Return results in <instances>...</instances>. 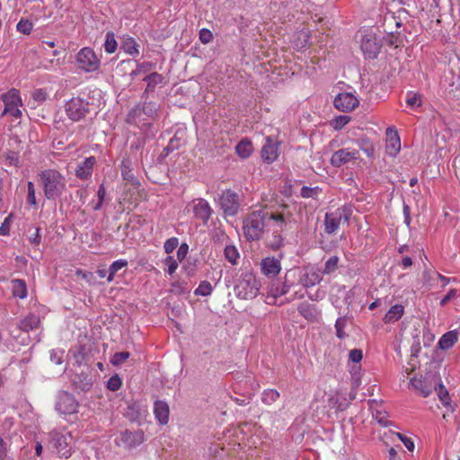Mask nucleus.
<instances>
[{
	"mask_svg": "<svg viewBox=\"0 0 460 460\" xmlns=\"http://www.w3.org/2000/svg\"><path fill=\"white\" fill-rule=\"evenodd\" d=\"M290 270L288 271L283 279H278L273 281L269 288V294L273 297L277 298L286 295L290 288L293 286V282L289 280Z\"/></svg>",
	"mask_w": 460,
	"mask_h": 460,
	"instance_id": "nucleus-17",
	"label": "nucleus"
},
{
	"mask_svg": "<svg viewBox=\"0 0 460 460\" xmlns=\"http://www.w3.org/2000/svg\"><path fill=\"white\" fill-rule=\"evenodd\" d=\"M279 398V393L275 389L265 390L262 394V402L266 404H271Z\"/></svg>",
	"mask_w": 460,
	"mask_h": 460,
	"instance_id": "nucleus-42",
	"label": "nucleus"
},
{
	"mask_svg": "<svg viewBox=\"0 0 460 460\" xmlns=\"http://www.w3.org/2000/svg\"><path fill=\"white\" fill-rule=\"evenodd\" d=\"M320 191L321 189L319 187L311 188L307 186H303L301 189L300 195L305 199L315 198Z\"/></svg>",
	"mask_w": 460,
	"mask_h": 460,
	"instance_id": "nucleus-49",
	"label": "nucleus"
},
{
	"mask_svg": "<svg viewBox=\"0 0 460 460\" xmlns=\"http://www.w3.org/2000/svg\"><path fill=\"white\" fill-rule=\"evenodd\" d=\"M437 378L433 375H426L420 377H412L410 385L423 397L429 396L436 388Z\"/></svg>",
	"mask_w": 460,
	"mask_h": 460,
	"instance_id": "nucleus-12",
	"label": "nucleus"
},
{
	"mask_svg": "<svg viewBox=\"0 0 460 460\" xmlns=\"http://www.w3.org/2000/svg\"><path fill=\"white\" fill-rule=\"evenodd\" d=\"M359 158V152L356 149L342 148L335 151L331 157V164L334 167H341L349 161Z\"/></svg>",
	"mask_w": 460,
	"mask_h": 460,
	"instance_id": "nucleus-15",
	"label": "nucleus"
},
{
	"mask_svg": "<svg viewBox=\"0 0 460 460\" xmlns=\"http://www.w3.org/2000/svg\"><path fill=\"white\" fill-rule=\"evenodd\" d=\"M253 151L252 142L245 138L242 139L235 146L236 154L243 159L248 158Z\"/></svg>",
	"mask_w": 460,
	"mask_h": 460,
	"instance_id": "nucleus-35",
	"label": "nucleus"
},
{
	"mask_svg": "<svg viewBox=\"0 0 460 460\" xmlns=\"http://www.w3.org/2000/svg\"><path fill=\"white\" fill-rule=\"evenodd\" d=\"M386 136L388 137L386 144V152L391 156H395L401 149V142L396 130L392 128L386 129Z\"/></svg>",
	"mask_w": 460,
	"mask_h": 460,
	"instance_id": "nucleus-24",
	"label": "nucleus"
},
{
	"mask_svg": "<svg viewBox=\"0 0 460 460\" xmlns=\"http://www.w3.org/2000/svg\"><path fill=\"white\" fill-rule=\"evenodd\" d=\"M260 283L252 272L242 273L234 286V293L241 299H252L256 297L260 290Z\"/></svg>",
	"mask_w": 460,
	"mask_h": 460,
	"instance_id": "nucleus-3",
	"label": "nucleus"
},
{
	"mask_svg": "<svg viewBox=\"0 0 460 460\" xmlns=\"http://www.w3.org/2000/svg\"><path fill=\"white\" fill-rule=\"evenodd\" d=\"M146 118L141 111V104H137L134 108H132L127 115L126 121L128 124L135 125L137 127L149 125V122H146Z\"/></svg>",
	"mask_w": 460,
	"mask_h": 460,
	"instance_id": "nucleus-25",
	"label": "nucleus"
},
{
	"mask_svg": "<svg viewBox=\"0 0 460 460\" xmlns=\"http://www.w3.org/2000/svg\"><path fill=\"white\" fill-rule=\"evenodd\" d=\"M63 350L52 349L50 351V360L56 365H60L63 362Z\"/></svg>",
	"mask_w": 460,
	"mask_h": 460,
	"instance_id": "nucleus-60",
	"label": "nucleus"
},
{
	"mask_svg": "<svg viewBox=\"0 0 460 460\" xmlns=\"http://www.w3.org/2000/svg\"><path fill=\"white\" fill-rule=\"evenodd\" d=\"M224 255L232 265H236L240 257L239 252L234 245H226L224 250Z\"/></svg>",
	"mask_w": 460,
	"mask_h": 460,
	"instance_id": "nucleus-38",
	"label": "nucleus"
},
{
	"mask_svg": "<svg viewBox=\"0 0 460 460\" xmlns=\"http://www.w3.org/2000/svg\"><path fill=\"white\" fill-rule=\"evenodd\" d=\"M279 155V142L274 140L270 136L267 137L261 152L263 162L270 164L278 159Z\"/></svg>",
	"mask_w": 460,
	"mask_h": 460,
	"instance_id": "nucleus-14",
	"label": "nucleus"
},
{
	"mask_svg": "<svg viewBox=\"0 0 460 460\" xmlns=\"http://www.w3.org/2000/svg\"><path fill=\"white\" fill-rule=\"evenodd\" d=\"M44 196L49 200L59 198L66 185L65 176L55 169H46L39 174Z\"/></svg>",
	"mask_w": 460,
	"mask_h": 460,
	"instance_id": "nucleus-2",
	"label": "nucleus"
},
{
	"mask_svg": "<svg viewBox=\"0 0 460 460\" xmlns=\"http://www.w3.org/2000/svg\"><path fill=\"white\" fill-rule=\"evenodd\" d=\"M458 340L457 333L455 331H450L442 335L438 341V347L441 349H448L452 348Z\"/></svg>",
	"mask_w": 460,
	"mask_h": 460,
	"instance_id": "nucleus-33",
	"label": "nucleus"
},
{
	"mask_svg": "<svg viewBox=\"0 0 460 460\" xmlns=\"http://www.w3.org/2000/svg\"><path fill=\"white\" fill-rule=\"evenodd\" d=\"M141 111L146 119H155L158 115V105L153 102H145L141 104Z\"/></svg>",
	"mask_w": 460,
	"mask_h": 460,
	"instance_id": "nucleus-37",
	"label": "nucleus"
},
{
	"mask_svg": "<svg viewBox=\"0 0 460 460\" xmlns=\"http://www.w3.org/2000/svg\"><path fill=\"white\" fill-rule=\"evenodd\" d=\"M179 245V240L177 237H171L167 239L164 244V252L168 254L172 253Z\"/></svg>",
	"mask_w": 460,
	"mask_h": 460,
	"instance_id": "nucleus-54",
	"label": "nucleus"
},
{
	"mask_svg": "<svg viewBox=\"0 0 460 460\" xmlns=\"http://www.w3.org/2000/svg\"><path fill=\"white\" fill-rule=\"evenodd\" d=\"M261 272L270 278L276 277L281 270L280 259L275 257H266L261 262Z\"/></svg>",
	"mask_w": 460,
	"mask_h": 460,
	"instance_id": "nucleus-20",
	"label": "nucleus"
},
{
	"mask_svg": "<svg viewBox=\"0 0 460 460\" xmlns=\"http://www.w3.org/2000/svg\"><path fill=\"white\" fill-rule=\"evenodd\" d=\"M435 273H437V271L430 270H426L423 271L422 280L424 286H427L430 288L435 285V280L438 279L437 276H434Z\"/></svg>",
	"mask_w": 460,
	"mask_h": 460,
	"instance_id": "nucleus-44",
	"label": "nucleus"
},
{
	"mask_svg": "<svg viewBox=\"0 0 460 460\" xmlns=\"http://www.w3.org/2000/svg\"><path fill=\"white\" fill-rule=\"evenodd\" d=\"M1 100L4 104V108L0 114V118L5 115H10L14 119L22 117V111L20 107L22 106V102L18 90L13 88L1 95Z\"/></svg>",
	"mask_w": 460,
	"mask_h": 460,
	"instance_id": "nucleus-5",
	"label": "nucleus"
},
{
	"mask_svg": "<svg viewBox=\"0 0 460 460\" xmlns=\"http://www.w3.org/2000/svg\"><path fill=\"white\" fill-rule=\"evenodd\" d=\"M291 213L261 208L247 214L243 219V232L248 242L261 240L272 226L283 228L291 222Z\"/></svg>",
	"mask_w": 460,
	"mask_h": 460,
	"instance_id": "nucleus-1",
	"label": "nucleus"
},
{
	"mask_svg": "<svg viewBox=\"0 0 460 460\" xmlns=\"http://www.w3.org/2000/svg\"><path fill=\"white\" fill-rule=\"evenodd\" d=\"M32 22L27 19H21L16 25V30L22 34H30L32 30Z\"/></svg>",
	"mask_w": 460,
	"mask_h": 460,
	"instance_id": "nucleus-47",
	"label": "nucleus"
},
{
	"mask_svg": "<svg viewBox=\"0 0 460 460\" xmlns=\"http://www.w3.org/2000/svg\"><path fill=\"white\" fill-rule=\"evenodd\" d=\"M126 415L131 421L137 420L140 417L139 407L135 403L128 405Z\"/></svg>",
	"mask_w": 460,
	"mask_h": 460,
	"instance_id": "nucleus-53",
	"label": "nucleus"
},
{
	"mask_svg": "<svg viewBox=\"0 0 460 460\" xmlns=\"http://www.w3.org/2000/svg\"><path fill=\"white\" fill-rule=\"evenodd\" d=\"M339 257L336 255L331 256L324 264V268L322 271L323 274H331L334 272L338 269L339 264Z\"/></svg>",
	"mask_w": 460,
	"mask_h": 460,
	"instance_id": "nucleus-40",
	"label": "nucleus"
},
{
	"mask_svg": "<svg viewBox=\"0 0 460 460\" xmlns=\"http://www.w3.org/2000/svg\"><path fill=\"white\" fill-rule=\"evenodd\" d=\"M105 51L107 53H114L117 49V41L115 40L114 34L111 32H108L106 34V40L104 44Z\"/></svg>",
	"mask_w": 460,
	"mask_h": 460,
	"instance_id": "nucleus-43",
	"label": "nucleus"
},
{
	"mask_svg": "<svg viewBox=\"0 0 460 460\" xmlns=\"http://www.w3.org/2000/svg\"><path fill=\"white\" fill-rule=\"evenodd\" d=\"M77 67L86 73L95 72L100 68L101 60L93 49L85 47L75 57Z\"/></svg>",
	"mask_w": 460,
	"mask_h": 460,
	"instance_id": "nucleus-7",
	"label": "nucleus"
},
{
	"mask_svg": "<svg viewBox=\"0 0 460 460\" xmlns=\"http://www.w3.org/2000/svg\"><path fill=\"white\" fill-rule=\"evenodd\" d=\"M290 222L286 225L283 228L279 226H272V229H269L271 232V236L266 240V246L272 251H278L284 246V237L282 233L287 229Z\"/></svg>",
	"mask_w": 460,
	"mask_h": 460,
	"instance_id": "nucleus-19",
	"label": "nucleus"
},
{
	"mask_svg": "<svg viewBox=\"0 0 460 460\" xmlns=\"http://www.w3.org/2000/svg\"><path fill=\"white\" fill-rule=\"evenodd\" d=\"M128 266V261L126 260H118L111 263L109 268V274L107 277V281L111 282L114 279L115 274L123 268Z\"/></svg>",
	"mask_w": 460,
	"mask_h": 460,
	"instance_id": "nucleus-39",
	"label": "nucleus"
},
{
	"mask_svg": "<svg viewBox=\"0 0 460 460\" xmlns=\"http://www.w3.org/2000/svg\"><path fill=\"white\" fill-rule=\"evenodd\" d=\"M145 440L144 431L141 429L131 431L124 430L115 438V444L124 449H132L141 445Z\"/></svg>",
	"mask_w": 460,
	"mask_h": 460,
	"instance_id": "nucleus-9",
	"label": "nucleus"
},
{
	"mask_svg": "<svg viewBox=\"0 0 460 460\" xmlns=\"http://www.w3.org/2000/svg\"><path fill=\"white\" fill-rule=\"evenodd\" d=\"M213 291V287L210 282L204 280L201 281L199 287L195 289L194 294L196 296H209Z\"/></svg>",
	"mask_w": 460,
	"mask_h": 460,
	"instance_id": "nucleus-41",
	"label": "nucleus"
},
{
	"mask_svg": "<svg viewBox=\"0 0 460 460\" xmlns=\"http://www.w3.org/2000/svg\"><path fill=\"white\" fill-rule=\"evenodd\" d=\"M352 210L349 206H342L332 212L325 214L324 230L328 234H334L341 222L349 225Z\"/></svg>",
	"mask_w": 460,
	"mask_h": 460,
	"instance_id": "nucleus-4",
	"label": "nucleus"
},
{
	"mask_svg": "<svg viewBox=\"0 0 460 460\" xmlns=\"http://www.w3.org/2000/svg\"><path fill=\"white\" fill-rule=\"evenodd\" d=\"M12 294L14 297L24 299L27 296V285L23 279H14L11 280Z\"/></svg>",
	"mask_w": 460,
	"mask_h": 460,
	"instance_id": "nucleus-30",
	"label": "nucleus"
},
{
	"mask_svg": "<svg viewBox=\"0 0 460 460\" xmlns=\"http://www.w3.org/2000/svg\"><path fill=\"white\" fill-rule=\"evenodd\" d=\"M33 229L34 233L29 237V241L31 244L38 246L41 242L40 227H32L29 230Z\"/></svg>",
	"mask_w": 460,
	"mask_h": 460,
	"instance_id": "nucleus-58",
	"label": "nucleus"
},
{
	"mask_svg": "<svg viewBox=\"0 0 460 460\" xmlns=\"http://www.w3.org/2000/svg\"><path fill=\"white\" fill-rule=\"evenodd\" d=\"M191 207L193 217L204 226L207 225L213 213L209 203L205 199L199 198L191 201Z\"/></svg>",
	"mask_w": 460,
	"mask_h": 460,
	"instance_id": "nucleus-13",
	"label": "nucleus"
},
{
	"mask_svg": "<svg viewBox=\"0 0 460 460\" xmlns=\"http://www.w3.org/2000/svg\"><path fill=\"white\" fill-rule=\"evenodd\" d=\"M78 406L79 404L73 394L65 391H60L58 394L55 409L58 413L74 414L77 412Z\"/></svg>",
	"mask_w": 460,
	"mask_h": 460,
	"instance_id": "nucleus-11",
	"label": "nucleus"
},
{
	"mask_svg": "<svg viewBox=\"0 0 460 460\" xmlns=\"http://www.w3.org/2000/svg\"><path fill=\"white\" fill-rule=\"evenodd\" d=\"M404 308L402 305H394L385 314V317L383 318V321L385 323H394L402 318Z\"/></svg>",
	"mask_w": 460,
	"mask_h": 460,
	"instance_id": "nucleus-32",
	"label": "nucleus"
},
{
	"mask_svg": "<svg viewBox=\"0 0 460 460\" xmlns=\"http://www.w3.org/2000/svg\"><path fill=\"white\" fill-rule=\"evenodd\" d=\"M298 313L309 322H318L321 312L316 305L303 302L297 307Z\"/></svg>",
	"mask_w": 460,
	"mask_h": 460,
	"instance_id": "nucleus-23",
	"label": "nucleus"
},
{
	"mask_svg": "<svg viewBox=\"0 0 460 460\" xmlns=\"http://www.w3.org/2000/svg\"><path fill=\"white\" fill-rule=\"evenodd\" d=\"M358 103L357 97L350 93H339L333 101L334 107L343 112L353 111Z\"/></svg>",
	"mask_w": 460,
	"mask_h": 460,
	"instance_id": "nucleus-16",
	"label": "nucleus"
},
{
	"mask_svg": "<svg viewBox=\"0 0 460 460\" xmlns=\"http://www.w3.org/2000/svg\"><path fill=\"white\" fill-rule=\"evenodd\" d=\"M121 175L125 181L131 183L132 185H139V181L134 175L132 169L130 167V161H128V159H123L121 162Z\"/></svg>",
	"mask_w": 460,
	"mask_h": 460,
	"instance_id": "nucleus-31",
	"label": "nucleus"
},
{
	"mask_svg": "<svg viewBox=\"0 0 460 460\" xmlns=\"http://www.w3.org/2000/svg\"><path fill=\"white\" fill-rule=\"evenodd\" d=\"M137 71L140 72V74H147L155 67V64L149 61H145L142 63H137Z\"/></svg>",
	"mask_w": 460,
	"mask_h": 460,
	"instance_id": "nucleus-57",
	"label": "nucleus"
},
{
	"mask_svg": "<svg viewBox=\"0 0 460 460\" xmlns=\"http://www.w3.org/2000/svg\"><path fill=\"white\" fill-rule=\"evenodd\" d=\"M433 391L437 392L438 396L440 402H442V404L445 407L448 408L451 411H453L454 408L451 404V398L448 394V391L446 389L444 385L437 382L436 388H434Z\"/></svg>",
	"mask_w": 460,
	"mask_h": 460,
	"instance_id": "nucleus-34",
	"label": "nucleus"
},
{
	"mask_svg": "<svg viewBox=\"0 0 460 460\" xmlns=\"http://www.w3.org/2000/svg\"><path fill=\"white\" fill-rule=\"evenodd\" d=\"M357 145L359 149L367 155V157L373 158L375 156V146L367 137L358 138L357 140Z\"/></svg>",
	"mask_w": 460,
	"mask_h": 460,
	"instance_id": "nucleus-36",
	"label": "nucleus"
},
{
	"mask_svg": "<svg viewBox=\"0 0 460 460\" xmlns=\"http://www.w3.org/2000/svg\"><path fill=\"white\" fill-rule=\"evenodd\" d=\"M361 50L366 58H376L380 51V45L376 41V38L372 35H365L361 39Z\"/></svg>",
	"mask_w": 460,
	"mask_h": 460,
	"instance_id": "nucleus-18",
	"label": "nucleus"
},
{
	"mask_svg": "<svg viewBox=\"0 0 460 460\" xmlns=\"http://www.w3.org/2000/svg\"><path fill=\"white\" fill-rule=\"evenodd\" d=\"M350 121V117L347 115H341L336 117L333 121L332 122V125L334 129H341L343 127H345L349 122Z\"/></svg>",
	"mask_w": 460,
	"mask_h": 460,
	"instance_id": "nucleus-50",
	"label": "nucleus"
},
{
	"mask_svg": "<svg viewBox=\"0 0 460 460\" xmlns=\"http://www.w3.org/2000/svg\"><path fill=\"white\" fill-rule=\"evenodd\" d=\"M154 413L157 421L161 425H165L169 420L170 409L166 402L157 400L154 404Z\"/></svg>",
	"mask_w": 460,
	"mask_h": 460,
	"instance_id": "nucleus-26",
	"label": "nucleus"
},
{
	"mask_svg": "<svg viewBox=\"0 0 460 460\" xmlns=\"http://www.w3.org/2000/svg\"><path fill=\"white\" fill-rule=\"evenodd\" d=\"M97 196H98V202L93 207V210H95V211L99 210L102 208V203H103L104 199H105V196H106V189H105L103 184H101L99 186V189H98V191H97Z\"/></svg>",
	"mask_w": 460,
	"mask_h": 460,
	"instance_id": "nucleus-56",
	"label": "nucleus"
},
{
	"mask_svg": "<svg viewBox=\"0 0 460 460\" xmlns=\"http://www.w3.org/2000/svg\"><path fill=\"white\" fill-rule=\"evenodd\" d=\"M363 358L362 351L358 349H351L349 353V358L354 363H359Z\"/></svg>",
	"mask_w": 460,
	"mask_h": 460,
	"instance_id": "nucleus-61",
	"label": "nucleus"
},
{
	"mask_svg": "<svg viewBox=\"0 0 460 460\" xmlns=\"http://www.w3.org/2000/svg\"><path fill=\"white\" fill-rule=\"evenodd\" d=\"M189 252V246L187 243H181L177 250V260L181 261Z\"/></svg>",
	"mask_w": 460,
	"mask_h": 460,
	"instance_id": "nucleus-64",
	"label": "nucleus"
},
{
	"mask_svg": "<svg viewBox=\"0 0 460 460\" xmlns=\"http://www.w3.org/2000/svg\"><path fill=\"white\" fill-rule=\"evenodd\" d=\"M143 81L146 83V87L143 93L142 98L146 99V95L149 93H154L157 85L164 84V76L157 72H152L146 75Z\"/></svg>",
	"mask_w": 460,
	"mask_h": 460,
	"instance_id": "nucleus-22",
	"label": "nucleus"
},
{
	"mask_svg": "<svg viewBox=\"0 0 460 460\" xmlns=\"http://www.w3.org/2000/svg\"><path fill=\"white\" fill-rule=\"evenodd\" d=\"M397 436L398 438H400V440L403 443V445L406 447V448L409 450V451H413L414 449V443L413 441L411 440V438L401 434V433H397Z\"/></svg>",
	"mask_w": 460,
	"mask_h": 460,
	"instance_id": "nucleus-63",
	"label": "nucleus"
},
{
	"mask_svg": "<svg viewBox=\"0 0 460 460\" xmlns=\"http://www.w3.org/2000/svg\"><path fill=\"white\" fill-rule=\"evenodd\" d=\"M90 102L81 97H73L65 104L66 116L74 122L84 119L90 113Z\"/></svg>",
	"mask_w": 460,
	"mask_h": 460,
	"instance_id": "nucleus-6",
	"label": "nucleus"
},
{
	"mask_svg": "<svg viewBox=\"0 0 460 460\" xmlns=\"http://www.w3.org/2000/svg\"><path fill=\"white\" fill-rule=\"evenodd\" d=\"M219 205L226 216L234 217L240 209L239 195L230 189L225 190L219 197Z\"/></svg>",
	"mask_w": 460,
	"mask_h": 460,
	"instance_id": "nucleus-10",
	"label": "nucleus"
},
{
	"mask_svg": "<svg viewBox=\"0 0 460 460\" xmlns=\"http://www.w3.org/2000/svg\"><path fill=\"white\" fill-rule=\"evenodd\" d=\"M27 203L31 207L37 206V200L35 196V187L32 181H28L27 183Z\"/></svg>",
	"mask_w": 460,
	"mask_h": 460,
	"instance_id": "nucleus-51",
	"label": "nucleus"
},
{
	"mask_svg": "<svg viewBox=\"0 0 460 460\" xmlns=\"http://www.w3.org/2000/svg\"><path fill=\"white\" fill-rule=\"evenodd\" d=\"M457 296V290L455 288L450 289L447 294L440 300V305L445 306L451 299Z\"/></svg>",
	"mask_w": 460,
	"mask_h": 460,
	"instance_id": "nucleus-62",
	"label": "nucleus"
},
{
	"mask_svg": "<svg viewBox=\"0 0 460 460\" xmlns=\"http://www.w3.org/2000/svg\"><path fill=\"white\" fill-rule=\"evenodd\" d=\"M49 438L52 447L61 457L68 458L71 456L73 438L69 432H60L55 429L49 432Z\"/></svg>",
	"mask_w": 460,
	"mask_h": 460,
	"instance_id": "nucleus-8",
	"label": "nucleus"
},
{
	"mask_svg": "<svg viewBox=\"0 0 460 460\" xmlns=\"http://www.w3.org/2000/svg\"><path fill=\"white\" fill-rule=\"evenodd\" d=\"M347 325V318L346 317H339L335 323L336 335L340 339H343L347 336L344 332V329Z\"/></svg>",
	"mask_w": 460,
	"mask_h": 460,
	"instance_id": "nucleus-45",
	"label": "nucleus"
},
{
	"mask_svg": "<svg viewBox=\"0 0 460 460\" xmlns=\"http://www.w3.org/2000/svg\"><path fill=\"white\" fill-rule=\"evenodd\" d=\"M122 385L121 378L119 375H114L107 382V388L112 392L118 391Z\"/></svg>",
	"mask_w": 460,
	"mask_h": 460,
	"instance_id": "nucleus-52",
	"label": "nucleus"
},
{
	"mask_svg": "<svg viewBox=\"0 0 460 460\" xmlns=\"http://www.w3.org/2000/svg\"><path fill=\"white\" fill-rule=\"evenodd\" d=\"M138 48L139 45L133 37L129 35H124L122 37L121 49H123L124 52L132 57H137L139 54Z\"/></svg>",
	"mask_w": 460,
	"mask_h": 460,
	"instance_id": "nucleus-28",
	"label": "nucleus"
},
{
	"mask_svg": "<svg viewBox=\"0 0 460 460\" xmlns=\"http://www.w3.org/2000/svg\"><path fill=\"white\" fill-rule=\"evenodd\" d=\"M130 354L128 351L116 352L111 358V363L118 367L124 363L128 358Z\"/></svg>",
	"mask_w": 460,
	"mask_h": 460,
	"instance_id": "nucleus-46",
	"label": "nucleus"
},
{
	"mask_svg": "<svg viewBox=\"0 0 460 460\" xmlns=\"http://www.w3.org/2000/svg\"><path fill=\"white\" fill-rule=\"evenodd\" d=\"M40 323V317L37 314H30L20 321L18 327L21 331L29 332L30 331L37 329Z\"/></svg>",
	"mask_w": 460,
	"mask_h": 460,
	"instance_id": "nucleus-27",
	"label": "nucleus"
},
{
	"mask_svg": "<svg viewBox=\"0 0 460 460\" xmlns=\"http://www.w3.org/2000/svg\"><path fill=\"white\" fill-rule=\"evenodd\" d=\"M13 214L10 213L0 226V235L6 236L10 234V226L13 222Z\"/></svg>",
	"mask_w": 460,
	"mask_h": 460,
	"instance_id": "nucleus-48",
	"label": "nucleus"
},
{
	"mask_svg": "<svg viewBox=\"0 0 460 460\" xmlns=\"http://www.w3.org/2000/svg\"><path fill=\"white\" fill-rule=\"evenodd\" d=\"M323 277L320 271L314 270L312 272H306L300 278V283L304 288H311L320 283Z\"/></svg>",
	"mask_w": 460,
	"mask_h": 460,
	"instance_id": "nucleus-29",
	"label": "nucleus"
},
{
	"mask_svg": "<svg viewBox=\"0 0 460 460\" xmlns=\"http://www.w3.org/2000/svg\"><path fill=\"white\" fill-rule=\"evenodd\" d=\"M96 164V158L94 156H89L85 158L82 163L77 164L75 169V176L80 180L89 179L93 171V167Z\"/></svg>",
	"mask_w": 460,
	"mask_h": 460,
	"instance_id": "nucleus-21",
	"label": "nucleus"
},
{
	"mask_svg": "<svg viewBox=\"0 0 460 460\" xmlns=\"http://www.w3.org/2000/svg\"><path fill=\"white\" fill-rule=\"evenodd\" d=\"M164 263L168 267L167 272L170 275H172L178 268V262L172 256H167L164 259Z\"/></svg>",
	"mask_w": 460,
	"mask_h": 460,
	"instance_id": "nucleus-55",
	"label": "nucleus"
},
{
	"mask_svg": "<svg viewBox=\"0 0 460 460\" xmlns=\"http://www.w3.org/2000/svg\"><path fill=\"white\" fill-rule=\"evenodd\" d=\"M199 37L203 44H208L213 40V33L208 29L203 28L199 31Z\"/></svg>",
	"mask_w": 460,
	"mask_h": 460,
	"instance_id": "nucleus-59",
	"label": "nucleus"
}]
</instances>
